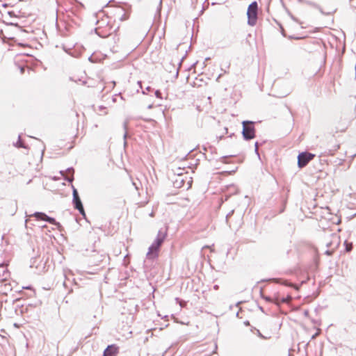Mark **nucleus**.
I'll use <instances>...</instances> for the list:
<instances>
[{"mask_svg": "<svg viewBox=\"0 0 356 356\" xmlns=\"http://www.w3.org/2000/svg\"><path fill=\"white\" fill-rule=\"evenodd\" d=\"M166 238V234L159 231L155 241L149 248L147 257L150 259L158 257L161 245Z\"/></svg>", "mask_w": 356, "mask_h": 356, "instance_id": "1", "label": "nucleus"}, {"mask_svg": "<svg viewBox=\"0 0 356 356\" xmlns=\"http://www.w3.org/2000/svg\"><path fill=\"white\" fill-rule=\"evenodd\" d=\"M112 27L108 17L104 16L97 21L95 30L97 34L102 37H106L110 34Z\"/></svg>", "mask_w": 356, "mask_h": 356, "instance_id": "2", "label": "nucleus"}, {"mask_svg": "<svg viewBox=\"0 0 356 356\" xmlns=\"http://www.w3.org/2000/svg\"><path fill=\"white\" fill-rule=\"evenodd\" d=\"M258 6L256 1L250 3L248 8V24L250 26H254L257 22Z\"/></svg>", "mask_w": 356, "mask_h": 356, "instance_id": "3", "label": "nucleus"}, {"mask_svg": "<svg viewBox=\"0 0 356 356\" xmlns=\"http://www.w3.org/2000/svg\"><path fill=\"white\" fill-rule=\"evenodd\" d=\"M243 136L246 140H250L255 137V129L252 122L244 121L243 122Z\"/></svg>", "mask_w": 356, "mask_h": 356, "instance_id": "4", "label": "nucleus"}, {"mask_svg": "<svg viewBox=\"0 0 356 356\" xmlns=\"http://www.w3.org/2000/svg\"><path fill=\"white\" fill-rule=\"evenodd\" d=\"M263 298L268 302H273L277 305H280L281 303H288L291 300V297L289 295H286V296H281L280 293H277L271 297H266L263 296Z\"/></svg>", "mask_w": 356, "mask_h": 356, "instance_id": "5", "label": "nucleus"}, {"mask_svg": "<svg viewBox=\"0 0 356 356\" xmlns=\"http://www.w3.org/2000/svg\"><path fill=\"white\" fill-rule=\"evenodd\" d=\"M315 155L309 152H302L298 156V165L300 168L306 166L311 161Z\"/></svg>", "mask_w": 356, "mask_h": 356, "instance_id": "6", "label": "nucleus"}, {"mask_svg": "<svg viewBox=\"0 0 356 356\" xmlns=\"http://www.w3.org/2000/svg\"><path fill=\"white\" fill-rule=\"evenodd\" d=\"M73 203L74 208L77 209L81 215L85 216V211L81 200L75 188H73Z\"/></svg>", "mask_w": 356, "mask_h": 356, "instance_id": "7", "label": "nucleus"}, {"mask_svg": "<svg viewBox=\"0 0 356 356\" xmlns=\"http://www.w3.org/2000/svg\"><path fill=\"white\" fill-rule=\"evenodd\" d=\"M340 237L337 234H332L331 236V240L327 243V245L331 248V250L326 251L328 255L332 254L333 252L339 246Z\"/></svg>", "mask_w": 356, "mask_h": 356, "instance_id": "8", "label": "nucleus"}, {"mask_svg": "<svg viewBox=\"0 0 356 356\" xmlns=\"http://www.w3.org/2000/svg\"><path fill=\"white\" fill-rule=\"evenodd\" d=\"M119 353V347L115 344L108 346L104 351L103 356H117Z\"/></svg>", "mask_w": 356, "mask_h": 356, "instance_id": "9", "label": "nucleus"}, {"mask_svg": "<svg viewBox=\"0 0 356 356\" xmlns=\"http://www.w3.org/2000/svg\"><path fill=\"white\" fill-rule=\"evenodd\" d=\"M31 216H34L37 220L47 221L51 224L55 223V219L51 217L47 216L45 213L41 212H36L33 215Z\"/></svg>", "mask_w": 356, "mask_h": 356, "instance_id": "10", "label": "nucleus"}, {"mask_svg": "<svg viewBox=\"0 0 356 356\" xmlns=\"http://www.w3.org/2000/svg\"><path fill=\"white\" fill-rule=\"evenodd\" d=\"M254 43H255V37L248 34L243 42L244 45L251 47Z\"/></svg>", "mask_w": 356, "mask_h": 356, "instance_id": "11", "label": "nucleus"}, {"mask_svg": "<svg viewBox=\"0 0 356 356\" xmlns=\"http://www.w3.org/2000/svg\"><path fill=\"white\" fill-rule=\"evenodd\" d=\"M346 250L347 252L351 251L353 248V244L351 243H348V241H345Z\"/></svg>", "mask_w": 356, "mask_h": 356, "instance_id": "12", "label": "nucleus"}, {"mask_svg": "<svg viewBox=\"0 0 356 356\" xmlns=\"http://www.w3.org/2000/svg\"><path fill=\"white\" fill-rule=\"evenodd\" d=\"M319 334V332H316L314 335L312 336V339H314L317 335Z\"/></svg>", "mask_w": 356, "mask_h": 356, "instance_id": "13", "label": "nucleus"}, {"mask_svg": "<svg viewBox=\"0 0 356 356\" xmlns=\"http://www.w3.org/2000/svg\"><path fill=\"white\" fill-rule=\"evenodd\" d=\"M24 70H25L24 67H21L20 68L21 73H24Z\"/></svg>", "mask_w": 356, "mask_h": 356, "instance_id": "14", "label": "nucleus"}, {"mask_svg": "<svg viewBox=\"0 0 356 356\" xmlns=\"http://www.w3.org/2000/svg\"><path fill=\"white\" fill-rule=\"evenodd\" d=\"M115 86V81H113V82H112V86H111V88H113Z\"/></svg>", "mask_w": 356, "mask_h": 356, "instance_id": "15", "label": "nucleus"}, {"mask_svg": "<svg viewBox=\"0 0 356 356\" xmlns=\"http://www.w3.org/2000/svg\"><path fill=\"white\" fill-rule=\"evenodd\" d=\"M23 289H31V287H30V286H26V287H23Z\"/></svg>", "mask_w": 356, "mask_h": 356, "instance_id": "16", "label": "nucleus"}, {"mask_svg": "<svg viewBox=\"0 0 356 356\" xmlns=\"http://www.w3.org/2000/svg\"><path fill=\"white\" fill-rule=\"evenodd\" d=\"M127 19V17H125L123 18V19ZM122 20V18L121 19Z\"/></svg>", "mask_w": 356, "mask_h": 356, "instance_id": "17", "label": "nucleus"}]
</instances>
